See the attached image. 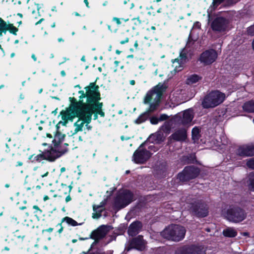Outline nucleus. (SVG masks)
Returning a JSON list of instances; mask_svg holds the SVG:
<instances>
[{
  "mask_svg": "<svg viewBox=\"0 0 254 254\" xmlns=\"http://www.w3.org/2000/svg\"><path fill=\"white\" fill-rule=\"evenodd\" d=\"M225 97L224 93L218 90L212 91L204 97L202 105L204 108L215 107L222 103Z\"/></svg>",
  "mask_w": 254,
  "mask_h": 254,
  "instance_id": "nucleus-4",
  "label": "nucleus"
},
{
  "mask_svg": "<svg viewBox=\"0 0 254 254\" xmlns=\"http://www.w3.org/2000/svg\"><path fill=\"white\" fill-rule=\"evenodd\" d=\"M202 77L197 74H193L189 76L187 80V83L188 84H192L196 83L199 80L201 79Z\"/></svg>",
  "mask_w": 254,
  "mask_h": 254,
  "instance_id": "nucleus-27",
  "label": "nucleus"
},
{
  "mask_svg": "<svg viewBox=\"0 0 254 254\" xmlns=\"http://www.w3.org/2000/svg\"><path fill=\"white\" fill-rule=\"evenodd\" d=\"M146 143L141 144L137 149L134 152L132 160L137 164H143L148 160L151 157V153L149 151L144 148Z\"/></svg>",
  "mask_w": 254,
  "mask_h": 254,
  "instance_id": "nucleus-8",
  "label": "nucleus"
},
{
  "mask_svg": "<svg viewBox=\"0 0 254 254\" xmlns=\"http://www.w3.org/2000/svg\"><path fill=\"white\" fill-rule=\"evenodd\" d=\"M48 199H49V197H48L47 195H45V196H44V198H43V200H44V201H46V200H48Z\"/></svg>",
  "mask_w": 254,
  "mask_h": 254,
  "instance_id": "nucleus-57",
  "label": "nucleus"
},
{
  "mask_svg": "<svg viewBox=\"0 0 254 254\" xmlns=\"http://www.w3.org/2000/svg\"><path fill=\"white\" fill-rule=\"evenodd\" d=\"M52 10L53 11H57L56 7L55 6H53L52 8Z\"/></svg>",
  "mask_w": 254,
  "mask_h": 254,
  "instance_id": "nucleus-58",
  "label": "nucleus"
},
{
  "mask_svg": "<svg viewBox=\"0 0 254 254\" xmlns=\"http://www.w3.org/2000/svg\"><path fill=\"white\" fill-rule=\"evenodd\" d=\"M31 58L33 59V60L34 61H36L37 60V58L35 56V55L34 54H32V56H31Z\"/></svg>",
  "mask_w": 254,
  "mask_h": 254,
  "instance_id": "nucleus-46",
  "label": "nucleus"
},
{
  "mask_svg": "<svg viewBox=\"0 0 254 254\" xmlns=\"http://www.w3.org/2000/svg\"><path fill=\"white\" fill-rule=\"evenodd\" d=\"M236 154L240 157L254 156V144H244L236 150Z\"/></svg>",
  "mask_w": 254,
  "mask_h": 254,
  "instance_id": "nucleus-14",
  "label": "nucleus"
},
{
  "mask_svg": "<svg viewBox=\"0 0 254 254\" xmlns=\"http://www.w3.org/2000/svg\"><path fill=\"white\" fill-rule=\"evenodd\" d=\"M243 109L248 112H254V100L245 103L243 106Z\"/></svg>",
  "mask_w": 254,
  "mask_h": 254,
  "instance_id": "nucleus-28",
  "label": "nucleus"
},
{
  "mask_svg": "<svg viewBox=\"0 0 254 254\" xmlns=\"http://www.w3.org/2000/svg\"><path fill=\"white\" fill-rule=\"evenodd\" d=\"M168 116L165 114H162L159 117V120L160 121H164L168 119Z\"/></svg>",
  "mask_w": 254,
  "mask_h": 254,
  "instance_id": "nucleus-40",
  "label": "nucleus"
},
{
  "mask_svg": "<svg viewBox=\"0 0 254 254\" xmlns=\"http://www.w3.org/2000/svg\"><path fill=\"white\" fill-rule=\"evenodd\" d=\"M223 234L225 237L231 238L236 236L237 232L233 228H227L223 230Z\"/></svg>",
  "mask_w": 254,
  "mask_h": 254,
  "instance_id": "nucleus-26",
  "label": "nucleus"
},
{
  "mask_svg": "<svg viewBox=\"0 0 254 254\" xmlns=\"http://www.w3.org/2000/svg\"><path fill=\"white\" fill-rule=\"evenodd\" d=\"M148 148L151 151H153L154 152H155L157 150V148L154 145H149Z\"/></svg>",
  "mask_w": 254,
  "mask_h": 254,
  "instance_id": "nucleus-41",
  "label": "nucleus"
},
{
  "mask_svg": "<svg viewBox=\"0 0 254 254\" xmlns=\"http://www.w3.org/2000/svg\"><path fill=\"white\" fill-rule=\"evenodd\" d=\"M70 199H71L70 197L69 196H67L66 197V198H65V201H66V202H68V201H70Z\"/></svg>",
  "mask_w": 254,
  "mask_h": 254,
  "instance_id": "nucleus-53",
  "label": "nucleus"
},
{
  "mask_svg": "<svg viewBox=\"0 0 254 254\" xmlns=\"http://www.w3.org/2000/svg\"><path fill=\"white\" fill-rule=\"evenodd\" d=\"M199 173V170L193 166H187L178 175V178L182 182L189 181L196 177Z\"/></svg>",
  "mask_w": 254,
  "mask_h": 254,
  "instance_id": "nucleus-10",
  "label": "nucleus"
},
{
  "mask_svg": "<svg viewBox=\"0 0 254 254\" xmlns=\"http://www.w3.org/2000/svg\"><path fill=\"white\" fill-rule=\"evenodd\" d=\"M65 135L60 132H57L54 136V138L52 141L53 146L55 145H60L64 144L63 141L64 140Z\"/></svg>",
  "mask_w": 254,
  "mask_h": 254,
  "instance_id": "nucleus-24",
  "label": "nucleus"
},
{
  "mask_svg": "<svg viewBox=\"0 0 254 254\" xmlns=\"http://www.w3.org/2000/svg\"><path fill=\"white\" fill-rule=\"evenodd\" d=\"M186 205L185 208L192 211L198 217H204L208 214V208L204 204L196 202L192 199L191 202L187 201Z\"/></svg>",
  "mask_w": 254,
  "mask_h": 254,
  "instance_id": "nucleus-7",
  "label": "nucleus"
},
{
  "mask_svg": "<svg viewBox=\"0 0 254 254\" xmlns=\"http://www.w3.org/2000/svg\"><path fill=\"white\" fill-rule=\"evenodd\" d=\"M134 21V24L135 25H139L141 23V21L139 18H134L132 19Z\"/></svg>",
  "mask_w": 254,
  "mask_h": 254,
  "instance_id": "nucleus-38",
  "label": "nucleus"
},
{
  "mask_svg": "<svg viewBox=\"0 0 254 254\" xmlns=\"http://www.w3.org/2000/svg\"><path fill=\"white\" fill-rule=\"evenodd\" d=\"M48 172H47L46 173H45L44 175H42V178H44V177H46V176H48Z\"/></svg>",
  "mask_w": 254,
  "mask_h": 254,
  "instance_id": "nucleus-63",
  "label": "nucleus"
},
{
  "mask_svg": "<svg viewBox=\"0 0 254 254\" xmlns=\"http://www.w3.org/2000/svg\"><path fill=\"white\" fill-rule=\"evenodd\" d=\"M58 40L59 42L64 41V40L62 38H58Z\"/></svg>",
  "mask_w": 254,
  "mask_h": 254,
  "instance_id": "nucleus-62",
  "label": "nucleus"
},
{
  "mask_svg": "<svg viewBox=\"0 0 254 254\" xmlns=\"http://www.w3.org/2000/svg\"><path fill=\"white\" fill-rule=\"evenodd\" d=\"M65 171V168H64V167H62V168L61 169V173H63V172H64Z\"/></svg>",
  "mask_w": 254,
  "mask_h": 254,
  "instance_id": "nucleus-60",
  "label": "nucleus"
},
{
  "mask_svg": "<svg viewBox=\"0 0 254 254\" xmlns=\"http://www.w3.org/2000/svg\"><path fill=\"white\" fill-rule=\"evenodd\" d=\"M193 118V113L190 109L176 114L173 118L172 122L177 125H187L190 123Z\"/></svg>",
  "mask_w": 254,
  "mask_h": 254,
  "instance_id": "nucleus-9",
  "label": "nucleus"
},
{
  "mask_svg": "<svg viewBox=\"0 0 254 254\" xmlns=\"http://www.w3.org/2000/svg\"><path fill=\"white\" fill-rule=\"evenodd\" d=\"M226 217L229 221L237 223L244 220L246 217V214L239 207H230L227 211Z\"/></svg>",
  "mask_w": 254,
  "mask_h": 254,
  "instance_id": "nucleus-6",
  "label": "nucleus"
},
{
  "mask_svg": "<svg viewBox=\"0 0 254 254\" xmlns=\"http://www.w3.org/2000/svg\"><path fill=\"white\" fill-rule=\"evenodd\" d=\"M142 227L141 223L139 221L132 223L128 229V234L129 236H134L137 234Z\"/></svg>",
  "mask_w": 254,
  "mask_h": 254,
  "instance_id": "nucleus-22",
  "label": "nucleus"
},
{
  "mask_svg": "<svg viewBox=\"0 0 254 254\" xmlns=\"http://www.w3.org/2000/svg\"><path fill=\"white\" fill-rule=\"evenodd\" d=\"M83 254H97H97H95V253H92V252H91L89 251V252H88L87 253H84V252H83Z\"/></svg>",
  "mask_w": 254,
  "mask_h": 254,
  "instance_id": "nucleus-52",
  "label": "nucleus"
},
{
  "mask_svg": "<svg viewBox=\"0 0 254 254\" xmlns=\"http://www.w3.org/2000/svg\"><path fill=\"white\" fill-rule=\"evenodd\" d=\"M7 30H8L10 33L16 35L18 29L12 24H7L0 18V37L2 36V33H6Z\"/></svg>",
  "mask_w": 254,
  "mask_h": 254,
  "instance_id": "nucleus-19",
  "label": "nucleus"
},
{
  "mask_svg": "<svg viewBox=\"0 0 254 254\" xmlns=\"http://www.w3.org/2000/svg\"><path fill=\"white\" fill-rule=\"evenodd\" d=\"M247 165L249 168L254 169V158L248 160Z\"/></svg>",
  "mask_w": 254,
  "mask_h": 254,
  "instance_id": "nucleus-35",
  "label": "nucleus"
},
{
  "mask_svg": "<svg viewBox=\"0 0 254 254\" xmlns=\"http://www.w3.org/2000/svg\"><path fill=\"white\" fill-rule=\"evenodd\" d=\"M129 39L128 38H126L124 40H122L120 41V44L122 45L125 44L128 42Z\"/></svg>",
  "mask_w": 254,
  "mask_h": 254,
  "instance_id": "nucleus-43",
  "label": "nucleus"
},
{
  "mask_svg": "<svg viewBox=\"0 0 254 254\" xmlns=\"http://www.w3.org/2000/svg\"><path fill=\"white\" fill-rule=\"evenodd\" d=\"M98 89L99 87L95 83H91L88 86L84 88L85 93L84 91L78 92L80 94L79 101L77 102L76 99L73 98L69 108L62 112L64 125L75 117H79L77 121L74 124L75 129L73 134L82 131L85 123H89L93 113H96L94 116L95 119H97V114L104 117L105 114L102 110L103 104L97 102L100 99Z\"/></svg>",
  "mask_w": 254,
  "mask_h": 254,
  "instance_id": "nucleus-1",
  "label": "nucleus"
},
{
  "mask_svg": "<svg viewBox=\"0 0 254 254\" xmlns=\"http://www.w3.org/2000/svg\"><path fill=\"white\" fill-rule=\"evenodd\" d=\"M23 165V163L22 162H20V161H18L17 162V165H16V166H21Z\"/></svg>",
  "mask_w": 254,
  "mask_h": 254,
  "instance_id": "nucleus-48",
  "label": "nucleus"
},
{
  "mask_svg": "<svg viewBox=\"0 0 254 254\" xmlns=\"http://www.w3.org/2000/svg\"><path fill=\"white\" fill-rule=\"evenodd\" d=\"M44 20L43 18H41L39 21H38L36 23V25H38L39 24H40Z\"/></svg>",
  "mask_w": 254,
  "mask_h": 254,
  "instance_id": "nucleus-54",
  "label": "nucleus"
},
{
  "mask_svg": "<svg viewBox=\"0 0 254 254\" xmlns=\"http://www.w3.org/2000/svg\"><path fill=\"white\" fill-rule=\"evenodd\" d=\"M113 20L115 21L118 25H120L121 24V22L120 21V19L117 17H113Z\"/></svg>",
  "mask_w": 254,
  "mask_h": 254,
  "instance_id": "nucleus-42",
  "label": "nucleus"
},
{
  "mask_svg": "<svg viewBox=\"0 0 254 254\" xmlns=\"http://www.w3.org/2000/svg\"><path fill=\"white\" fill-rule=\"evenodd\" d=\"M29 159L31 160L32 162H40L44 160H47L50 161H52L51 157L50 156V153L48 150L45 151L42 153L38 154L37 155H31L29 157Z\"/></svg>",
  "mask_w": 254,
  "mask_h": 254,
  "instance_id": "nucleus-20",
  "label": "nucleus"
},
{
  "mask_svg": "<svg viewBox=\"0 0 254 254\" xmlns=\"http://www.w3.org/2000/svg\"><path fill=\"white\" fill-rule=\"evenodd\" d=\"M159 119L155 117H152L150 118V121L152 125H156L158 123Z\"/></svg>",
  "mask_w": 254,
  "mask_h": 254,
  "instance_id": "nucleus-37",
  "label": "nucleus"
},
{
  "mask_svg": "<svg viewBox=\"0 0 254 254\" xmlns=\"http://www.w3.org/2000/svg\"><path fill=\"white\" fill-rule=\"evenodd\" d=\"M220 141H217V146H221V145L225 146L229 143V140L225 134L222 133L219 137Z\"/></svg>",
  "mask_w": 254,
  "mask_h": 254,
  "instance_id": "nucleus-30",
  "label": "nucleus"
},
{
  "mask_svg": "<svg viewBox=\"0 0 254 254\" xmlns=\"http://www.w3.org/2000/svg\"><path fill=\"white\" fill-rule=\"evenodd\" d=\"M150 116L149 114V112L145 111L141 114L138 118L134 121V123L136 124H140L146 121L147 119Z\"/></svg>",
  "mask_w": 254,
  "mask_h": 254,
  "instance_id": "nucleus-25",
  "label": "nucleus"
},
{
  "mask_svg": "<svg viewBox=\"0 0 254 254\" xmlns=\"http://www.w3.org/2000/svg\"><path fill=\"white\" fill-rule=\"evenodd\" d=\"M145 242L143 239L142 236H138L133 239L129 243L128 246L126 247V250L129 251L132 249L142 251L145 248Z\"/></svg>",
  "mask_w": 254,
  "mask_h": 254,
  "instance_id": "nucleus-18",
  "label": "nucleus"
},
{
  "mask_svg": "<svg viewBox=\"0 0 254 254\" xmlns=\"http://www.w3.org/2000/svg\"><path fill=\"white\" fill-rule=\"evenodd\" d=\"M247 33L249 35H254V24L248 28Z\"/></svg>",
  "mask_w": 254,
  "mask_h": 254,
  "instance_id": "nucleus-36",
  "label": "nucleus"
},
{
  "mask_svg": "<svg viewBox=\"0 0 254 254\" xmlns=\"http://www.w3.org/2000/svg\"><path fill=\"white\" fill-rule=\"evenodd\" d=\"M84 3H85L86 4V6L87 7H89V3H88V0H84Z\"/></svg>",
  "mask_w": 254,
  "mask_h": 254,
  "instance_id": "nucleus-49",
  "label": "nucleus"
},
{
  "mask_svg": "<svg viewBox=\"0 0 254 254\" xmlns=\"http://www.w3.org/2000/svg\"><path fill=\"white\" fill-rule=\"evenodd\" d=\"M134 46L137 48L138 47V43H137V41H135V43H134Z\"/></svg>",
  "mask_w": 254,
  "mask_h": 254,
  "instance_id": "nucleus-61",
  "label": "nucleus"
},
{
  "mask_svg": "<svg viewBox=\"0 0 254 254\" xmlns=\"http://www.w3.org/2000/svg\"><path fill=\"white\" fill-rule=\"evenodd\" d=\"M58 225H59L61 227V228L59 230L58 232L59 233H61L63 230V227H62L61 224H58Z\"/></svg>",
  "mask_w": 254,
  "mask_h": 254,
  "instance_id": "nucleus-45",
  "label": "nucleus"
},
{
  "mask_svg": "<svg viewBox=\"0 0 254 254\" xmlns=\"http://www.w3.org/2000/svg\"><path fill=\"white\" fill-rule=\"evenodd\" d=\"M162 95V88L159 86H156L147 92L143 103L145 104L150 103L149 108L146 112H149V114L155 111L158 108L160 99Z\"/></svg>",
  "mask_w": 254,
  "mask_h": 254,
  "instance_id": "nucleus-2",
  "label": "nucleus"
},
{
  "mask_svg": "<svg viewBox=\"0 0 254 254\" xmlns=\"http://www.w3.org/2000/svg\"><path fill=\"white\" fill-rule=\"evenodd\" d=\"M192 134V139L193 140L194 142H197L199 137L200 135V129L198 127H194L192 128L191 131Z\"/></svg>",
  "mask_w": 254,
  "mask_h": 254,
  "instance_id": "nucleus-29",
  "label": "nucleus"
},
{
  "mask_svg": "<svg viewBox=\"0 0 254 254\" xmlns=\"http://www.w3.org/2000/svg\"><path fill=\"white\" fill-rule=\"evenodd\" d=\"M249 189L254 191V172L251 173L249 175V181L248 182Z\"/></svg>",
  "mask_w": 254,
  "mask_h": 254,
  "instance_id": "nucleus-31",
  "label": "nucleus"
},
{
  "mask_svg": "<svg viewBox=\"0 0 254 254\" xmlns=\"http://www.w3.org/2000/svg\"><path fill=\"white\" fill-rule=\"evenodd\" d=\"M175 254H205V252L200 247L191 246L178 249Z\"/></svg>",
  "mask_w": 254,
  "mask_h": 254,
  "instance_id": "nucleus-15",
  "label": "nucleus"
},
{
  "mask_svg": "<svg viewBox=\"0 0 254 254\" xmlns=\"http://www.w3.org/2000/svg\"><path fill=\"white\" fill-rule=\"evenodd\" d=\"M228 24V22L225 18L218 17L212 22L211 27L213 31L222 32L227 29Z\"/></svg>",
  "mask_w": 254,
  "mask_h": 254,
  "instance_id": "nucleus-16",
  "label": "nucleus"
},
{
  "mask_svg": "<svg viewBox=\"0 0 254 254\" xmlns=\"http://www.w3.org/2000/svg\"><path fill=\"white\" fill-rule=\"evenodd\" d=\"M133 200L132 193L127 190L119 192L115 198L114 207L116 209H120L128 205Z\"/></svg>",
  "mask_w": 254,
  "mask_h": 254,
  "instance_id": "nucleus-5",
  "label": "nucleus"
},
{
  "mask_svg": "<svg viewBox=\"0 0 254 254\" xmlns=\"http://www.w3.org/2000/svg\"><path fill=\"white\" fill-rule=\"evenodd\" d=\"M129 83L131 85H133L135 84V81L134 80H131L129 81Z\"/></svg>",
  "mask_w": 254,
  "mask_h": 254,
  "instance_id": "nucleus-56",
  "label": "nucleus"
},
{
  "mask_svg": "<svg viewBox=\"0 0 254 254\" xmlns=\"http://www.w3.org/2000/svg\"><path fill=\"white\" fill-rule=\"evenodd\" d=\"M114 64L116 66H117L119 64V62L118 61H116L114 62Z\"/></svg>",
  "mask_w": 254,
  "mask_h": 254,
  "instance_id": "nucleus-64",
  "label": "nucleus"
},
{
  "mask_svg": "<svg viewBox=\"0 0 254 254\" xmlns=\"http://www.w3.org/2000/svg\"><path fill=\"white\" fill-rule=\"evenodd\" d=\"M121 139L122 140H127L129 138V137H125V136H122L121 137Z\"/></svg>",
  "mask_w": 254,
  "mask_h": 254,
  "instance_id": "nucleus-50",
  "label": "nucleus"
},
{
  "mask_svg": "<svg viewBox=\"0 0 254 254\" xmlns=\"http://www.w3.org/2000/svg\"><path fill=\"white\" fill-rule=\"evenodd\" d=\"M217 57V54L213 50H207L201 54L200 61L205 64H209L213 63Z\"/></svg>",
  "mask_w": 254,
  "mask_h": 254,
  "instance_id": "nucleus-17",
  "label": "nucleus"
},
{
  "mask_svg": "<svg viewBox=\"0 0 254 254\" xmlns=\"http://www.w3.org/2000/svg\"><path fill=\"white\" fill-rule=\"evenodd\" d=\"M188 50L186 47L181 51L179 57L172 61L175 72L180 71L183 69V64L188 61Z\"/></svg>",
  "mask_w": 254,
  "mask_h": 254,
  "instance_id": "nucleus-12",
  "label": "nucleus"
},
{
  "mask_svg": "<svg viewBox=\"0 0 254 254\" xmlns=\"http://www.w3.org/2000/svg\"><path fill=\"white\" fill-rule=\"evenodd\" d=\"M171 125L168 122H166L164 123V124L161 127V129L162 130L166 133H169L171 130Z\"/></svg>",
  "mask_w": 254,
  "mask_h": 254,
  "instance_id": "nucleus-32",
  "label": "nucleus"
},
{
  "mask_svg": "<svg viewBox=\"0 0 254 254\" xmlns=\"http://www.w3.org/2000/svg\"><path fill=\"white\" fill-rule=\"evenodd\" d=\"M61 74L62 75V76H64L65 75V72L64 71V70H62L61 72Z\"/></svg>",
  "mask_w": 254,
  "mask_h": 254,
  "instance_id": "nucleus-55",
  "label": "nucleus"
},
{
  "mask_svg": "<svg viewBox=\"0 0 254 254\" xmlns=\"http://www.w3.org/2000/svg\"><path fill=\"white\" fill-rule=\"evenodd\" d=\"M33 209L36 210V212L38 213L39 215H40L42 213V210L39 208V207L37 205H34L33 207Z\"/></svg>",
  "mask_w": 254,
  "mask_h": 254,
  "instance_id": "nucleus-39",
  "label": "nucleus"
},
{
  "mask_svg": "<svg viewBox=\"0 0 254 254\" xmlns=\"http://www.w3.org/2000/svg\"><path fill=\"white\" fill-rule=\"evenodd\" d=\"M112 228L111 226L103 225L93 231L90 235V238L95 240L92 245L96 244L99 240L103 239Z\"/></svg>",
  "mask_w": 254,
  "mask_h": 254,
  "instance_id": "nucleus-13",
  "label": "nucleus"
},
{
  "mask_svg": "<svg viewBox=\"0 0 254 254\" xmlns=\"http://www.w3.org/2000/svg\"><path fill=\"white\" fill-rule=\"evenodd\" d=\"M68 146L67 143H64L60 145H55V146H52L51 148L48 151L50 153L52 161L66 153L68 151Z\"/></svg>",
  "mask_w": 254,
  "mask_h": 254,
  "instance_id": "nucleus-11",
  "label": "nucleus"
},
{
  "mask_svg": "<svg viewBox=\"0 0 254 254\" xmlns=\"http://www.w3.org/2000/svg\"><path fill=\"white\" fill-rule=\"evenodd\" d=\"M224 0H213L212 5L210 7L213 9L216 8L219 5H220Z\"/></svg>",
  "mask_w": 254,
  "mask_h": 254,
  "instance_id": "nucleus-34",
  "label": "nucleus"
},
{
  "mask_svg": "<svg viewBox=\"0 0 254 254\" xmlns=\"http://www.w3.org/2000/svg\"><path fill=\"white\" fill-rule=\"evenodd\" d=\"M186 232L184 227L178 225H171L166 228L161 233V235L169 240L179 242L185 238Z\"/></svg>",
  "mask_w": 254,
  "mask_h": 254,
  "instance_id": "nucleus-3",
  "label": "nucleus"
},
{
  "mask_svg": "<svg viewBox=\"0 0 254 254\" xmlns=\"http://www.w3.org/2000/svg\"><path fill=\"white\" fill-rule=\"evenodd\" d=\"M81 61L82 62H85V57L84 56H83L81 59Z\"/></svg>",
  "mask_w": 254,
  "mask_h": 254,
  "instance_id": "nucleus-59",
  "label": "nucleus"
},
{
  "mask_svg": "<svg viewBox=\"0 0 254 254\" xmlns=\"http://www.w3.org/2000/svg\"><path fill=\"white\" fill-rule=\"evenodd\" d=\"M106 200H104L100 203V205L93 206V210L94 212L93 214V218L98 219L101 216V212L103 211L102 207L106 204Z\"/></svg>",
  "mask_w": 254,
  "mask_h": 254,
  "instance_id": "nucleus-23",
  "label": "nucleus"
},
{
  "mask_svg": "<svg viewBox=\"0 0 254 254\" xmlns=\"http://www.w3.org/2000/svg\"><path fill=\"white\" fill-rule=\"evenodd\" d=\"M193 27H196L197 28H200V23L199 22H196L194 23L193 25Z\"/></svg>",
  "mask_w": 254,
  "mask_h": 254,
  "instance_id": "nucleus-44",
  "label": "nucleus"
},
{
  "mask_svg": "<svg viewBox=\"0 0 254 254\" xmlns=\"http://www.w3.org/2000/svg\"><path fill=\"white\" fill-rule=\"evenodd\" d=\"M231 3H235L237 2L239 0H229Z\"/></svg>",
  "mask_w": 254,
  "mask_h": 254,
  "instance_id": "nucleus-47",
  "label": "nucleus"
},
{
  "mask_svg": "<svg viewBox=\"0 0 254 254\" xmlns=\"http://www.w3.org/2000/svg\"><path fill=\"white\" fill-rule=\"evenodd\" d=\"M53 230V229L52 228H50L47 230H45V231L48 232H52Z\"/></svg>",
  "mask_w": 254,
  "mask_h": 254,
  "instance_id": "nucleus-51",
  "label": "nucleus"
},
{
  "mask_svg": "<svg viewBox=\"0 0 254 254\" xmlns=\"http://www.w3.org/2000/svg\"><path fill=\"white\" fill-rule=\"evenodd\" d=\"M63 220L65 221L68 224L72 226H76L78 225L76 221L68 217H65L64 218Z\"/></svg>",
  "mask_w": 254,
  "mask_h": 254,
  "instance_id": "nucleus-33",
  "label": "nucleus"
},
{
  "mask_svg": "<svg viewBox=\"0 0 254 254\" xmlns=\"http://www.w3.org/2000/svg\"><path fill=\"white\" fill-rule=\"evenodd\" d=\"M187 136V130L185 128H181L177 130L171 136L173 139L179 141H184Z\"/></svg>",
  "mask_w": 254,
  "mask_h": 254,
  "instance_id": "nucleus-21",
  "label": "nucleus"
}]
</instances>
